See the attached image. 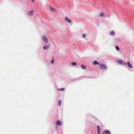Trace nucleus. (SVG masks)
Returning a JSON list of instances; mask_svg holds the SVG:
<instances>
[{
  "label": "nucleus",
  "instance_id": "5",
  "mask_svg": "<svg viewBox=\"0 0 134 134\" xmlns=\"http://www.w3.org/2000/svg\"><path fill=\"white\" fill-rule=\"evenodd\" d=\"M127 65H128V66L129 68H132V66L131 65V64L130 63V62L128 61L127 62Z\"/></svg>",
  "mask_w": 134,
  "mask_h": 134
},
{
  "label": "nucleus",
  "instance_id": "17",
  "mask_svg": "<svg viewBox=\"0 0 134 134\" xmlns=\"http://www.w3.org/2000/svg\"><path fill=\"white\" fill-rule=\"evenodd\" d=\"M71 64L73 65H77V63L75 62H72L71 63Z\"/></svg>",
  "mask_w": 134,
  "mask_h": 134
},
{
  "label": "nucleus",
  "instance_id": "3",
  "mask_svg": "<svg viewBox=\"0 0 134 134\" xmlns=\"http://www.w3.org/2000/svg\"><path fill=\"white\" fill-rule=\"evenodd\" d=\"M34 11V10H32L31 11L28 13V14L30 16H32L33 15Z\"/></svg>",
  "mask_w": 134,
  "mask_h": 134
},
{
  "label": "nucleus",
  "instance_id": "12",
  "mask_svg": "<svg viewBox=\"0 0 134 134\" xmlns=\"http://www.w3.org/2000/svg\"><path fill=\"white\" fill-rule=\"evenodd\" d=\"M58 90L59 91H64L65 89L64 88H62L61 89L58 88Z\"/></svg>",
  "mask_w": 134,
  "mask_h": 134
},
{
  "label": "nucleus",
  "instance_id": "10",
  "mask_svg": "<svg viewBox=\"0 0 134 134\" xmlns=\"http://www.w3.org/2000/svg\"><path fill=\"white\" fill-rule=\"evenodd\" d=\"M110 34L111 35H114L115 34L114 32L113 31H111L110 32Z\"/></svg>",
  "mask_w": 134,
  "mask_h": 134
},
{
  "label": "nucleus",
  "instance_id": "25",
  "mask_svg": "<svg viewBox=\"0 0 134 134\" xmlns=\"http://www.w3.org/2000/svg\"><path fill=\"white\" fill-rule=\"evenodd\" d=\"M102 134H104V133H103Z\"/></svg>",
  "mask_w": 134,
  "mask_h": 134
},
{
  "label": "nucleus",
  "instance_id": "2",
  "mask_svg": "<svg viewBox=\"0 0 134 134\" xmlns=\"http://www.w3.org/2000/svg\"><path fill=\"white\" fill-rule=\"evenodd\" d=\"M65 20L66 21L69 23H71V20L69 19L67 17H65Z\"/></svg>",
  "mask_w": 134,
  "mask_h": 134
},
{
  "label": "nucleus",
  "instance_id": "4",
  "mask_svg": "<svg viewBox=\"0 0 134 134\" xmlns=\"http://www.w3.org/2000/svg\"><path fill=\"white\" fill-rule=\"evenodd\" d=\"M43 40L46 43H48V40L46 37L45 36H43L42 37Z\"/></svg>",
  "mask_w": 134,
  "mask_h": 134
},
{
  "label": "nucleus",
  "instance_id": "6",
  "mask_svg": "<svg viewBox=\"0 0 134 134\" xmlns=\"http://www.w3.org/2000/svg\"><path fill=\"white\" fill-rule=\"evenodd\" d=\"M93 64L94 65H96L97 64L99 65L100 64H99L97 61H94L93 62Z\"/></svg>",
  "mask_w": 134,
  "mask_h": 134
},
{
  "label": "nucleus",
  "instance_id": "14",
  "mask_svg": "<svg viewBox=\"0 0 134 134\" xmlns=\"http://www.w3.org/2000/svg\"><path fill=\"white\" fill-rule=\"evenodd\" d=\"M115 48L118 51H119L120 50L118 46H116L115 47Z\"/></svg>",
  "mask_w": 134,
  "mask_h": 134
},
{
  "label": "nucleus",
  "instance_id": "18",
  "mask_svg": "<svg viewBox=\"0 0 134 134\" xmlns=\"http://www.w3.org/2000/svg\"><path fill=\"white\" fill-rule=\"evenodd\" d=\"M86 34H83L82 35V37L83 38H84L86 36Z\"/></svg>",
  "mask_w": 134,
  "mask_h": 134
},
{
  "label": "nucleus",
  "instance_id": "23",
  "mask_svg": "<svg viewBox=\"0 0 134 134\" xmlns=\"http://www.w3.org/2000/svg\"><path fill=\"white\" fill-rule=\"evenodd\" d=\"M32 1V2H33V3H34V0H31Z\"/></svg>",
  "mask_w": 134,
  "mask_h": 134
},
{
  "label": "nucleus",
  "instance_id": "21",
  "mask_svg": "<svg viewBox=\"0 0 134 134\" xmlns=\"http://www.w3.org/2000/svg\"><path fill=\"white\" fill-rule=\"evenodd\" d=\"M43 48L44 50L46 49V47L45 46L43 47Z\"/></svg>",
  "mask_w": 134,
  "mask_h": 134
},
{
  "label": "nucleus",
  "instance_id": "16",
  "mask_svg": "<svg viewBox=\"0 0 134 134\" xmlns=\"http://www.w3.org/2000/svg\"><path fill=\"white\" fill-rule=\"evenodd\" d=\"M104 15V13L103 12L99 14V15L100 16H103Z\"/></svg>",
  "mask_w": 134,
  "mask_h": 134
},
{
  "label": "nucleus",
  "instance_id": "1",
  "mask_svg": "<svg viewBox=\"0 0 134 134\" xmlns=\"http://www.w3.org/2000/svg\"><path fill=\"white\" fill-rule=\"evenodd\" d=\"M99 68L101 69L105 70L107 69V67L105 65L103 64H99Z\"/></svg>",
  "mask_w": 134,
  "mask_h": 134
},
{
  "label": "nucleus",
  "instance_id": "9",
  "mask_svg": "<svg viewBox=\"0 0 134 134\" xmlns=\"http://www.w3.org/2000/svg\"><path fill=\"white\" fill-rule=\"evenodd\" d=\"M81 67L83 69H86V68L85 66L83 65H81Z\"/></svg>",
  "mask_w": 134,
  "mask_h": 134
},
{
  "label": "nucleus",
  "instance_id": "7",
  "mask_svg": "<svg viewBox=\"0 0 134 134\" xmlns=\"http://www.w3.org/2000/svg\"><path fill=\"white\" fill-rule=\"evenodd\" d=\"M56 124L58 125H60L61 124V122L60 121L58 120L57 121Z\"/></svg>",
  "mask_w": 134,
  "mask_h": 134
},
{
  "label": "nucleus",
  "instance_id": "19",
  "mask_svg": "<svg viewBox=\"0 0 134 134\" xmlns=\"http://www.w3.org/2000/svg\"><path fill=\"white\" fill-rule=\"evenodd\" d=\"M118 62L119 63H120V64H121V63H122V61L121 60H118Z\"/></svg>",
  "mask_w": 134,
  "mask_h": 134
},
{
  "label": "nucleus",
  "instance_id": "11",
  "mask_svg": "<svg viewBox=\"0 0 134 134\" xmlns=\"http://www.w3.org/2000/svg\"><path fill=\"white\" fill-rule=\"evenodd\" d=\"M104 132L106 134H110V132L108 130H106L104 131Z\"/></svg>",
  "mask_w": 134,
  "mask_h": 134
},
{
  "label": "nucleus",
  "instance_id": "24",
  "mask_svg": "<svg viewBox=\"0 0 134 134\" xmlns=\"http://www.w3.org/2000/svg\"><path fill=\"white\" fill-rule=\"evenodd\" d=\"M124 64L125 65H126V63H124Z\"/></svg>",
  "mask_w": 134,
  "mask_h": 134
},
{
  "label": "nucleus",
  "instance_id": "20",
  "mask_svg": "<svg viewBox=\"0 0 134 134\" xmlns=\"http://www.w3.org/2000/svg\"><path fill=\"white\" fill-rule=\"evenodd\" d=\"M54 60L53 59L52 60H51V64H53L54 63Z\"/></svg>",
  "mask_w": 134,
  "mask_h": 134
},
{
  "label": "nucleus",
  "instance_id": "8",
  "mask_svg": "<svg viewBox=\"0 0 134 134\" xmlns=\"http://www.w3.org/2000/svg\"><path fill=\"white\" fill-rule=\"evenodd\" d=\"M49 10L51 11H54L55 10L54 8L52 7H49Z\"/></svg>",
  "mask_w": 134,
  "mask_h": 134
},
{
  "label": "nucleus",
  "instance_id": "22",
  "mask_svg": "<svg viewBox=\"0 0 134 134\" xmlns=\"http://www.w3.org/2000/svg\"><path fill=\"white\" fill-rule=\"evenodd\" d=\"M98 134H100V131L98 132Z\"/></svg>",
  "mask_w": 134,
  "mask_h": 134
},
{
  "label": "nucleus",
  "instance_id": "15",
  "mask_svg": "<svg viewBox=\"0 0 134 134\" xmlns=\"http://www.w3.org/2000/svg\"><path fill=\"white\" fill-rule=\"evenodd\" d=\"M97 131H100V127L99 126H97Z\"/></svg>",
  "mask_w": 134,
  "mask_h": 134
},
{
  "label": "nucleus",
  "instance_id": "13",
  "mask_svg": "<svg viewBox=\"0 0 134 134\" xmlns=\"http://www.w3.org/2000/svg\"><path fill=\"white\" fill-rule=\"evenodd\" d=\"M62 103V101L61 100H59V101L58 105L59 106H60L61 105V104Z\"/></svg>",
  "mask_w": 134,
  "mask_h": 134
}]
</instances>
